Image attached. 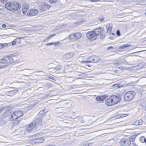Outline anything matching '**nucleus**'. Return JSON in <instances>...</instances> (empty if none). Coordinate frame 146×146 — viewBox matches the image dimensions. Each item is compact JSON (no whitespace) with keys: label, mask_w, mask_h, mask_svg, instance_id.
<instances>
[{"label":"nucleus","mask_w":146,"mask_h":146,"mask_svg":"<svg viewBox=\"0 0 146 146\" xmlns=\"http://www.w3.org/2000/svg\"><path fill=\"white\" fill-rule=\"evenodd\" d=\"M135 94V92L133 91H130L127 92L124 96V100L129 101L132 100Z\"/></svg>","instance_id":"nucleus-1"},{"label":"nucleus","mask_w":146,"mask_h":146,"mask_svg":"<svg viewBox=\"0 0 146 146\" xmlns=\"http://www.w3.org/2000/svg\"><path fill=\"white\" fill-rule=\"evenodd\" d=\"M22 111L17 110L13 112L11 115V120H16L23 115Z\"/></svg>","instance_id":"nucleus-2"},{"label":"nucleus","mask_w":146,"mask_h":146,"mask_svg":"<svg viewBox=\"0 0 146 146\" xmlns=\"http://www.w3.org/2000/svg\"><path fill=\"white\" fill-rule=\"evenodd\" d=\"M82 36L81 33H76L69 35V38L72 41H76L79 40Z\"/></svg>","instance_id":"nucleus-3"},{"label":"nucleus","mask_w":146,"mask_h":146,"mask_svg":"<svg viewBox=\"0 0 146 146\" xmlns=\"http://www.w3.org/2000/svg\"><path fill=\"white\" fill-rule=\"evenodd\" d=\"M103 28L100 27L94 29L93 30L96 36L98 35H100V38L102 39L104 38L105 36V34L103 33Z\"/></svg>","instance_id":"nucleus-4"},{"label":"nucleus","mask_w":146,"mask_h":146,"mask_svg":"<svg viewBox=\"0 0 146 146\" xmlns=\"http://www.w3.org/2000/svg\"><path fill=\"white\" fill-rule=\"evenodd\" d=\"M44 139L42 137H39L37 139H34L28 142L29 145H34L35 143H41L44 141Z\"/></svg>","instance_id":"nucleus-5"},{"label":"nucleus","mask_w":146,"mask_h":146,"mask_svg":"<svg viewBox=\"0 0 146 146\" xmlns=\"http://www.w3.org/2000/svg\"><path fill=\"white\" fill-rule=\"evenodd\" d=\"M86 35L87 37L91 40H94L96 38V36L93 30L87 32Z\"/></svg>","instance_id":"nucleus-6"},{"label":"nucleus","mask_w":146,"mask_h":146,"mask_svg":"<svg viewBox=\"0 0 146 146\" xmlns=\"http://www.w3.org/2000/svg\"><path fill=\"white\" fill-rule=\"evenodd\" d=\"M111 97L112 100L114 105L118 103L121 100L120 96L119 95H117L116 96L112 95L111 96Z\"/></svg>","instance_id":"nucleus-7"},{"label":"nucleus","mask_w":146,"mask_h":146,"mask_svg":"<svg viewBox=\"0 0 146 146\" xmlns=\"http://www.w3.org/2000/svg\"><path fill=\"white\" fill-rule=\"evenodd\" d=\"M120 144L121 146H129L131 144L130 140L128 139H122L120 141Z\"/></svg>","instance_id":"nucleus-8"},{"label":"nucleus","mask_w":146,"mask_h":146,"mask_svg":"<svg viewBox=\"0 0 146 146\" xmlns=\"http://www.w3.org/2000/svg\"><path fill=\"white\" fill-rule=\"evenodd\" d=\"M50 7L47 3H43L39 6V9L40 12H42L45 11L48 9H49Z\"/></svg>","instance_id":"nucleus-9"},{"label":"nucleus","mask_w":146,"mask_h":146,"mask_svg":"<svg viewBox=\"0 0 146 146\" xmlns=\"http://www.w3.org/2000/svg\"><path fill=\"white\" fill-rule=\"evenodd\" d=\"M18 55L17 54H12L10 55V56L6 57L7 63H11L13 62L14 60L13 58L12 57L16 56Z\"/></svg>","instance_id":"nucleus-10"},{"label":"nucleus","mask_w":146,"mask_h":146,"mask_svg":"<svg viewBox=\"0 0 146 146\" xmlns=\"http://www.w3.org/2000/svg\"><path fill=\"white\" fill-rule=\"evenodd\" d=\"M13 5L12 6L11 11H16L21 7V5L19 3L15 2H13Z\"/></svg>","instance_id":"nucleus-11"},{"label":"nucleus","mask_w":146,"mask_h":146,"mask_svg":"<svg viewBox=\"0 0 146 146\" xmlns=\"http://www.w3.org/2000/svg\"><path fill=\"white\" fill-rule=\"evenodd\" d=\"M38 12V10L36 9H31L28 11L27 15L31 16H33L37 14Z\"/></svg>","instance_id":"nucleus-12"},{"label":"nucleus","mask_w":146,"mask_h":146,"mask_svg":"<svg viewBox=\"0 0 146 146\" xmlns=\"http://www.w3.org/2000/svg\"><path fill=\"white\" fill-rule=\"evenodd\" d=\"M105 102L106 105L108 106H111L114 105L112 100L111 96L110 97L106 99L105 101Z\"/></svg>","instance_id":"nucleus-13"},{"label":"nucleus","mask_w":146,"mask_h":146,"mask_svg":"<svg viewBox=\"0 0 146 146\" xmlns=\"http://www.w3.org/2000/svg\"><path fill=\"white\" fill-rule=\"evenodd\" d=\"M74 55V53L73 52H70L64 54L63 56V58L66 59H68L73 57Z\"/></svg>","instance_id":"nucleus-14"},{"label":"nucleus","mask_w":146,"mask_h":146,"mask_svg":"<svg viewBox=\"0 0 146 146\" xmlns=\"http://www.w3.org/2000/svg\"><path fill=\"white\" fill-rule=\"evenodd\" d=\"M13 2H9L6 3L5 4L6 8L8 10L11 11L12 6H13Z\"/></svg>","instance_id":"nucleus-15"},{"label":"nucleus","mask_w":146,"mask_h":146,"mask_svg":"<svg viewBox=\"0 0 146 146\" xmlns=\"http://www.w3.org/2000/svg\"><path fill=\"white\" fill-rule=\"evenodd\" d=\"M33 123H31L29 124L26 127L25 131L27 133L30 132L33 129Z\"/></svg>","instance_id":"nucleus-16"},{"label":"nucleus","mask_w":146,"mask_h":146,"mask_svg":"<svg viewBox=\"0 0 146 146\" xmlns=\"http://www.w3.org/2000/svg\"><path fill=\"white\" fill-rule=\"evenodd\" d=\"M29 5L27 4H25L23 5L22 8V11L23 14L26 13L29 8Z\"/></svg>","instance_id":"nucleus-17"},{"label":"nucleus","mask_w":146,"mask_h":146,"mask_svg":"<svg viewBox=\"0 0 146 146\" xmlns=\"http://www.w3.org/2000/svg\"><path fill=\"white\" fill-rule=\"evenodd\" d=\"M18 91V90H15L10 91L7 93V95L9 96H12L14 95Z\"/></svg>","instance_id":"nucleus-18"},{"label":"nucleus","mask_w":146,"mask_h":146,"mask_svg":"<svg viewBox=\"0 0 146 146\" xmlns=\"http://www.w3.org/2000/svg\"><path fill=\"white\" fill-rule=\"evenodd\" d=\"M91 58L92 59V60L93 61V62H98L100 60V59L98 58V57L94 56H92L89 57V59Z\"/></svg>","instance_id":"nucleus-19"},{"label":"nucleus","mask_w":146,"mask_h":146,"mask_svg":"<svg viewBox=\"0 0 146 146\" xmlns=\"http://www.w3.org/2000/svg\"><path fill=\"white\" fill-rule=\"evenodd\" d=\"M42 117L41 116H40L38 118H36L35 120V125H37L40 124L42 122Z\"/></svg>","instance_id":"nucleus-20"},{"label":"nucleus","mask_w":146,"mask_h":146,"mask_svg":"<svg viewBox=\"0 0 146 146\" xmlns=\"http://www.w3.org/2000/svg\"><path fill=\"white\" fill-rule=\"evenodd\" d=\"M143 121L141 119H139L136 121L135 122L133 125H140L142 123Z\"/></svg>","instance_id":"nucleus-21"},{"label":"nucleus","mask_w":146,"mask_h":146,"mask_svg":"<svg viewBox=\"0 0 146 146\" xmlns=\"http://www.w3.org/2000/svg\"><path fill=\"white\" fill-rule=\"evenodd\" d=\"M105 98L104 96H101L97 97L96 99L98 101H103L105 99Z\"/></svg>","instance_id":"nucleus-22"},{"label":"nucleus","mask_w":146,"mask_h":146,"mask_svg":"<svg viewBox=\"0 0 146 146\" xmlns=\"http://www.w3.org/2000/svg\"><path fill=\"white\" fill-rule=\"evenodd\" d=\"M6 57H5L4 58H2L0 59V63L1 64H7V61L6 60H7Z\"/></svg>","instance_id":"nucleus-23"},{"label":"nucleus","mask_w":146,"mask_h":146,"mask_svg":"<svg viewBox=\"0 0 146 146\" xmlns=\"http://www.w3.org/2000/svg\"><path fill=\"white\" fill-rule=\"evenodd\" d=\"M127 116V115L125 114H119L115 116V119H119L120 118L123 117Z\"/></svg>","instance_id":"nucleus-24"},{"label":"nucleus","mask_w":146,"mask_h":146,"mask_svg":"<svg viewBox=\"0 0 146 146\" xmlns=\"http://www.w3.org/2000/svg\"><path fill=\"white\" fill-rule=\"evenodd\" d=\"M107 29V33L108 34H110L111 33V28L110 26H107L106 27Z\"/></svg>","instance_id":"nucleus-25"},{"label":"nucleus","mask_w":146,"mask_h":146,"mask_svg":"<svg viewBox=\"0 0 146 146\" xmlns=\"http://www.w3.org/2000/svg\"><path fill=\"white\" fill-rule=\"evenodd\" d=\"M131 45V44H126L120 46L119 47V48H127L130 46Z\"/></svg>","instance_id":"nucleus-26"},{"label":"nucleus","mask_w":146,"mask_h":146,"mask_svg":"<svg viewBox=\"0 0 146 146\" xmlns=\"http://www.w3.org/2000/svg\"><path fill=\"white\" fill-rule=\"evenodd\" d=\"M55 35V34H53L50 35L48 37H47L44 40V41H47L50 39L52 37L54 36Z\"/></svg>","instance_id":"nucleus-27"},{"label":"nucleus","mask_w":146,"mask_h":146,"mask_svg":"<svg viewBox=\"0 0 146 146\" xmlns=\"http://www.w3.org/2000/svg\"><path fill=\"white\" fill-rule=\"evenodd\" d=\"M145 66V64L143 63H141L139 64V65L137 66L138 67V68L139 69H140L141 68H142Z\"/></svg>","instance_id":"nucleus-28"},{"label":"nucleus","mask_w":146,"mask_h":146,"mask_svg":"<svg viewBox=\"0 0 146 146\" xmlns=\"http://www.w3.org/2000/svg\"><path fill=\"white\" fill-rule=\"evenodd\" d=\"M119 62L121 63H122L125 64H128V62L127 61H126L125 60L123 59H121L119 60Z\"/></svg>","instance_id":"nucleus-29"},{"label":"nucleus","mask_w":146,"mask_h":146,"mask_svg":"<svg viewBox=\"0 0 146 146\" xmlns=\"http://www.w3.org/2000/svg\"><path fill=\"white\" fill-rule=\"evenodd\" d=\"M62 67V66L60 64H58L57 66H56L55 67H54V68L55 70V71L56 70H60Z\"/></svg>","instance_id":"nucleus-30"},{"label":"nucleus","mask_w":146,"mask_h":146,"mask_svg":"<svg viewBox=\"0 0 146 146\" xmlns=\"http://www.w3.org/2000/svg\"><path fill=\"white\" fill-rule=\"evenodd\" d=\"M48 70L50 73H53L56 72L54 68H49Z\"/></svg>","instance_id":"nucleus-31"},{"label":"nucleus","mask_w":146,"mask_h":146,"mask_svg":"<svg viewBox=\"0 0 146 146\" xmlns=\"http://www.w3.org/2000/svg\"><path fill=\"white\" fill-rule=\"evenodd\" d=\"M8 45L7 43L0 44V49L3 48L7 46Z\"/></svg>","instance_id":"nucleus-32"},{"label":"nucleus","mask_w":146,"mask_h":146,"mask_svg":"<svg viewBox=\"0 0 146 146\" xmlns=\"http://www.w3.org/2000/svg\"><path fill=\"white\" fill-rule=\"evenodd\" d=\"M140 140L141 142L143 141L145 143H146V138L144 137H142L140 139Z\"/></svg>","instance_id":"nucleus-33"},{"label":"nucleus","mask_w":146,"mask_h":146,"mask_svg":"<svg viewBox=\"0 0 146 146\" xmlns=\"http://www.w3.org/2000/svg\"><path fill=\"white\" fill-rule=\"evenodd\" d=\"M66 104V102H62L61 104L59 106V107L58 108H61L64 107L65 105Z\"/></svg>","instance_id":"nucleus-34"},{"label":"nucleus","mask_w":146,"mask_h":146,"mask_svg":"<svg viewBox=\"0 0 146 146\" xmlns=\"http://www.w3.org/2000/svg\"><path fill=\"white\" fill-rule=\"evenodd\" d=\"M82 63H88L90 62H93V61L92 60H90L88 61H82L81 62Z\"/></svg>","instance_id":"nucleus-35"},{"label":"nucleus","mask_w":146,"mask_h":146,"mask_svg":"<svg viewBox=\"0 0 146 146\" xmlns=\"http://www.w3.org/2000/svg\"><path fill=\"white\" fill-rule=\"evenodd\" d=\"M47 77H46L47 78H49V79H50L52 80H53L55 81H56V79L55 78H54L52 76H49L48 75H47Z\"/></svg>","instance_id":"nucleus-36"},{"label":"nucleus","mask_w":146,"mask_h":146,"mask_svg":"<svg viewBox=\"0 0 146 146\" xmlns=\"http://www.w3.org/2000/svg\"><path fill=\"white\" fill-rule=\"evenodd\" d=\"M135 137L136 136L133 135L130 137L129 139L130 140V141H131V140H132V141L134 140L135 139Z\"/></svg>","instance_id":"nucleus-37"},{"label":"nucleus","mask_w":146,"mask_h":146,"mask_svg":"<svg viewBox=\"0 0 146 146\" xmlns=\"http://www.w3.org/2000/svg\"><path fill=\"white\" fill-rule=\"evenodd\" d=\"M44 110H41L38 113V115H41L44 112Z\"/></svg>","instance_id":"nucleus-38"},{"label":"nucleus","mask_w":146,"mask_h":146,"mask_svg":"<svg viewBox=\"0 0 146 146\" xmlns=\"http://www.w3.org/2000/svg\"><path fill=\"white\" fill-rule=\"evenodd\" d=\"M53 45H54L55 46L58 45L60 44V43L59 41H57L56 42H53Z\"/></svg>","instance_id":"nucleus-39"},{"label":"nucleus","mask_w":146,"mask_h":146,"mask_svg":"<svg viewBox=\"0 0 146 146\" xmlns=\"http://www.w3.org/2000/svg\"><path fill=\"white\" fill-rule=\"evenodd\" d=\"M92 145V144L89 143H86L84 144V146H91Z\"/></svg>","instance_id":"nucleus-40"},{"label":"nucleus","mask_w":146,"mask_h":146,"mask_svg":"<svg viewBox=\"0 0 146 146\" xmlns=\"http://www.w3.org/2000/svg\"><path fill=\"white\" fill-rule=\"evenodd\" d=\"M58 0H49V1L50 3H53L56 2Z\"/></svg>","instance_id":"nucleus-41"},{"label":"nucleus","mask_w":146,"mask_h":146,"mask_svg":"<svg viewBox=\"0 0 146 146\" xmlns=\"http://www.w3.org/2000/svg\"><path fill=\"white\" fill-rule=\"evenodd\" d=\"M116 34L118 36H119L121 35L120 31L119 30H117L116 31Z\"/></svg>","instance_id":"nucleus-42"},{"label":"nucleus","mask_w":146,"mask_h":146,"mask_svg":"<svg viewBox=\"0 0 146 146\" xmlns=\"http://www.w3.org/2000/svg\"><path fill=\"white\" fill-rule=\"evenodd\" d=\"M99 19L100 21H103L104 20V18L101 17H99Z\"/></svg>","instance_id":"nucleus-43"},{"label":"nucleus","mask_w":146,"mask_h":146,"mask_svg":"<svg viewBox=\"0 0 146 146\" xmlns=\"http://www.w3.org/2000/svg\"><path fill=\"white\" fill-rule=\"evenodd\" d=\"M113 49V47L112 46H110L109 47H108L107 48V49H111V51H112Z\"/></svg>","instance_id":"nucleus-44"},{"label":"nucleus","mask_w":146,"mask_h":146,"mask_svg":"<svg viewBox=\"0 0 146 146\" xmlns=\"http://www.w3.org/2000/svg\"><path fill=\"white\" fill-rule=\"evenodd\" d=\"M53 45V42H51V43H48L46 44V45L47 46H48L49 45Z\"/></svg>","instance_id":"nucleus-45"},{"label":"nucleus","mask_w":146,"mask_h":146,"mask_svg":"<svg viewBox=\"0 0 146 146\" xmlns=\"http://www.w3.org/2000/svg\"><path fill=\"white\" fill-rule=\"evenodd\" d=\"M4 109V108L3 107H1L0 108V113Z\"/></svg>","instance_id":"nucleus-46"},{"label":"nucleus","mask_w":146,"mask_h":146,"mask_svg":"<svg viewBox=\"0 0 146 146\" xmlns=\"http://www.w3.org/2000/svg\"><path fill=\"white\" fill-rule=\"evenodd\" d=\"M7 0H1V1L3 3H4L7 1Z\"/></svg>","instance_id":"nucleus-47"},{"label":"nucleus","mask_w":146,"mask_h":146,"mask_svg":"<svg viewBox=\"0 0 146 146\" xmlns=\"http://www.w3.org/2000/svg\"><path fill=\"white\" fill-rule=\"evenodd\" d=\"M80 121L81 123H84L85 122V121H84L83 119L82 118H81V119L80 120Z\"/></svg>","instance_id":"nucleus-48"},{"label":"nucleus","mask_w":146,"mask_h":146,"mask_svg":"<svg viewBox=\"0 0 146 146\" xmlns=\"http://www.w3.org/2000/svg\"><path fill=\"white\" fill-rule=\"evenodd\" d=\"M140 51H138V52H133L132 53H130L129 54L130 55H129V56H133V55H131L132 54H133V53H137V52H139Z\"/></svg>","instance_id":"nucleus-49"},{"label":"nucleus","mask_w":146,"mask_h":146,"mask_svg":"<svg viewBox=\"0 0 146 146\" xmlns=\"http://www.w3.org/2000/svg\"><path fill=\"white\" fill-rule=\"evenodd\" d=\"M16 44V42L15 41H12V44L13 45H14L15 44Z\"/></svg>","instance_id":"nucleus-50"},{"label":"nucleus","mask_w":146,"mask_h":146,"mask_svg":"<svg viewBox=\"0 0 146 146\" xmlns=\"http://www.w3.org/2000/svg\"><path fill=\"white\" fill-rule=\"evenodd\" d=\"M2 27L3 28H5L6 27V25L5 24H3L2 25Z\"/></svg>","instance_id":"nucleus-51"},{"label":"nucleus","mask_w":146,"mask_h":146,"mask_svg":"<svg viewBox=\"0 0 146 146\" xmlns=\"http://www.w3.org/2000/svg\"><path fill=\"white\" fill-rule=\"evenodd\" d=\"M19 121L18 120H16L15 122V123L16 124H18L19 123Z\"/></svg>","instance_id":"nucleus-52"},{"label":"nucleus","mask_w":146,"mask_h":146,"mask_svg":"<svg viewBox=\"0 0 146 146\" xmlns=\"http://www.w3.org/2000/svg\"><path fill=\"white\" fill-rule=\"evenodd\" d=\"M92 2H95L98 1H99L100 0H90Z\"/></svg>","instance_id":"nucleus-53"},{"label":"nucleus","mask_w":146,"mask_h":146,"mask_svg":"<svg viewBox=\"0 0 146 146\" xmlns=\"http://www.w3.org/2000/svg\"><path fill=\"white\" fill-rule=\"evenodd\" d=\"M38 135V133L35 134L33 135H32V137H34V136H37V135Z\"/></svg>","instance_id":"nucleus-54"},{"label":"nucleus","mask_w":146,"mask_h":146,"mask_svg":"<svg viewBox=\"0 0 146 146\" xmlns=\"http://www.w3.org/2000/svg\"><path fill=\"white\" fill-rule=\"evenodd\" d=\"M85 74H84V73H83V74H81L80 75H79V76H84V75H85Z\"/></svg>","instance_id":"nucleus-55"},{"label":"nucleus","mask_w":146,"mask_h":146,"mask_svg":"<svg viewBox=\"0 0 146 146\" xmlns=\"http://www.w3.org/2000/svg\"><path fill=\"white\" fill-rule=\"evenodd\" d=\"M24 38V37H20L17 38H19V39H20L23 38Z\"/></svg>","instance_id":"nucleus-56"},{"label":"nucleus","mask_w":146,"mask_h":146,"mask_svg":"<svg viewBox=\"0 0 146 146\" xmlns=\"http://www.w3.org/2000/svg\"><path fill=\"white\" fill-rule=\"evenodd\" d=\"M131 145H132V146H135V144L134 143H131Z\"/></svg>","instance_id":"nucleus-57"},{"label":"nucleus","mask_w":146,"mask_h":146,"mask_svg":"<svg viewBox=\"0 0 146 146\" xmlns=\"http://www.w3.org/2000/svg\"><path fill=\"white\" fill-rule=\"evenodd\" d=\"M36 72H43L44 73H45V72H44L42 71H36Z\"/></svg>","instance_id":"nucleus-58"},{"label":"nucleus","mask_w":146,"mask_h":146,"mask_svg":"<svg viewBox=\"0 0 146 146\" xmlns=\"http://www.w3.org/2000/svg\"><path fill=\"white\" fill-rule=\"evenodd\" d=\"M49 95H50L49 94H46L45 95V96L46 97H47Z\"/></svg>","instance_id":"nucleus-59"},{"label":"nucleus","mask_w":146,"mask_h":146,"mask_svg":"<svg viewBox=\"0 0 146 146\" xmlns=\"http://www.w3.org/2000/svg\"><path fill=\"white\" fill-rule=\"evenodd\" d=\"M113 86H114L115 87H116V86H117V84H114L113 85Z\"/></svg>","instance_id":"nucleus-60"},{"label":"nucleus","mask_w":146,"mask_h":146,"mask_svg":"<svg viewBox=\"0 0 146 146\" xmlns=\"http://www.w3.org/2000/svg\"><path fill=\"white\" fill-rule=\"evenodd\" d=\"M89 57L87 59L90 60H92V58H91L90 59H89Z\"/></svg>","instance_id":"nucleus-61"},{"label":"nucleus","mask_w":146,"mask_h":146,"mask_svg":"<svg viewBox=\"0 0 146 146\" xmlns=\"http://www.w3.org/2000/svg\"><path fill=\"white\" fill-rule=\"evenodd\" d=\"M145 110L146 111V105L145 106Z\"/></svg>","instance_id":"nucleus-62"},{"label":"nucleus","mask_w":146,"mask_h":146,"mask_svg":"<svg viewBox=\"0 0 146 146\" xmlns=\"http://www.w3.org/2000/svg\"><path fill=\"white\" fill-rule=\"evenodd\" d=\"M2 10V9H0V13H1V11Z\"/></svg>","instance_id":"nucleus-63"},{"label":"nucleus","mask_w":146,"mask_h":146,"mask_svg":"<svg viewBox=\"0 0 146 146\" xmlns=\"http://www.w3.org/2000/svg\"><path fill=\"white\" fill-rule=\"evenodd\" d=\"M145 16H146V12L145 13Z\"/></svg>","instance_id":"nucleus-64"}]
</instances>
